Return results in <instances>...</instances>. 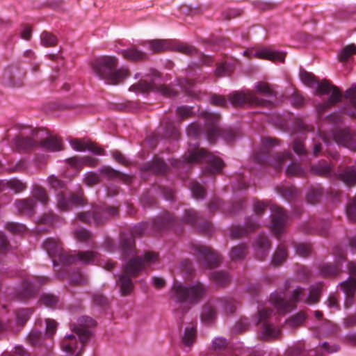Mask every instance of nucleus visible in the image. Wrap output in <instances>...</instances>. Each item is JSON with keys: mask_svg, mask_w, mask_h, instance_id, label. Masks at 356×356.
<instances>
[{"mask_svg": "<svg viewBox=\"0 0 356 356\" xmlns=\"http://www.w3.org/2000/svg\"><path fill=\"white\" fill-rule=\"evenodd\" d=\"M228 344V342L225 338L223 337H216L212 341V348L216 351H221L224 350Z\"/></svg>", "mask_w": 356, "mask_h": 356, "instance_id": "obj_63", "label": "nucleus"}, {"mask_svg": "<svg viewBox=\"0 0 356 356\" xmlns=\"http://www.w3.org/2000/svg\"><path fill=\"white\" fill-rule=\"evenodd\" d=\"M303 291L304 289L302 288L297 287L293 290L289 300L284 299L285 295L283 292H275L270 295V301L279 313L284 314L291 312L296 307V303L299 301Z\"/></svg>", "mask_w": 356, "mask_h": 356, "instance_id": "obj_13", "label": "nucleus"}, {"mask_svg": "<svg viewBox=\"0 0 356 356\" xmlns=\"http://www.w3.org/2000/svg\"><path fill=\"white\" fill-rule=\"evenodd\" d=\"M332 136L336 143L356 151V134L349 129H336Z\"/></svg>", "mask_w": 356, "mask_h": 356, "instance_id": "obj_22", "label": "nucleus"}, {"mask_svg": "<svg viewBox=\"0 0 356 356\" xmlns=\"http://www.w3.org/2000/svg\"><path fill=\"white\" fill-rule=\"evenodd\" d=\"M271 244L268 238L264 235H259L254 244L255 255L259 260L264 259L268 254Z\"/></svg>", "mask_w": 356, "mask_h": 356, "instance_id": "obj_31", "label": "nucleus"}, {"mask_svg": "<svg viewBox=\"0 0 356 356\" xmlns=\"http://www.w3.org/2000/svg\"><path fill=\"white\" fill-rule=\"evenodd\" d=\"M278 145L277 140L274 138H264L260 149L254 153V159L259 164H268L276 170L282 168L283 163L291 159L292 154L289 152L277 154L273 159H270L273 153V147Z\"/></svg>", "mask_w": 356, "mask_h": 356, "instance_id": "obj_10", "label": "nucleus"}, {"mask_svg": "<svg viewBox=\"0 0 356 356\" xmlns=\"http://www.w3.org/2000/svg\"><path fill=\"white\" fill-rule=\"evenodd\" d=\"M146 44H147L149 49L154 53H159L167 50H173L184 54L187 56L197 54L200 57V62L206 65H211L213 61L211 56L203 54H199L193 46L175 40L157 39L149 40Z\"/></svg>", "mask_w": 356, "mask_h": 356, "instance_id": "obj_7", "label": "nucleus"}, {"mask_svg": "<svg viewBox=\"0 0 356 356\" xmlns=\"http://www.w3.org/2000/svg\"><path fill=\"white\" fill-rule=\"evenodd\" d=\"M144 168L156 174H164L167 170V165L163 160L156 158L152 162L147 163Z\"/></svg>", "mask_w": 356, "mask_h": 356, "instance_id": "obj_39", "label": "nucleus"}, {"mask_svg": "<svg viewBox=\"0 0 356 356\" xmlns=\"http://www.w3.org/2000/svg\"><path fill=\"white\" fill-rule=\"evenodd\" d=\"M49 280L47 277L31 276L24 279L16 296L18 299L24 300L33 297L40 285Z\"/></svg>", "mask_w": 356, "mask_h": 356, "instance_id": "obj_18", "label": "nucleus"}, {"mask_svg": "<svg viewBox=\"0 0 356 356\" xmlns=\"http://www.w3.org/2000/svg\"><path fill=\"white\" fill-rule=\"evenodd\" d=\"M259 223L252 217L248 218L245 227L233 226L231 228L230 237L233 239L239 238L253 232L259 227Z\"/></svg>", "mask_w": 356, "mask_h": 356, "instance_id": "obj_27", "label": "nucleus"}, {"mask_svg": "<svg viewBox=\"0 0 356 356\" xmlns=\"http://www.w3.org/2000/svg\"><path fill=\"white\" fill-rule=\"evenodd\" d=\"M345 97L349 99V104L343 108V111L350 117L356 118V85L346 91Z\"/></svg>", "mask_w": 356, "mask_h": 356, "instance_id": "obj_34", "label": "nucleus"}, {"mask_svg": "<svg viewBox=\"0 0 356 356\" xmlns=\"http://www.w3.org/2000/svg\"><path fill=\"white\" fill-rule=\"evenodd\" d=\"M36 202L33 198L16 200L15 206L21 214L32 216L35 213Z\"/></svg>", "mask_w": 356, "mask_h": 356, "instance_id": "obj_32", "label": "nucleus"}, {"mask_svg": "<svg viewBox=\"0 0 356 356\" xmlns=\"http://www.w3.org/2000/svg\"><path fill=\"white\" fill-rule=\"evenodd\" d=\"M228 99L234 106H241L245 104L262 105L264 101L250 90L235 91L228 95Z\"/></svg>", "mask_w": 356, "mask_h": 356, "instance_id": "obj_20", "label": "nucleus"}, {"mask_svg": "<svg viewBox=\"0 0 356 356\" xmlns=\"http://www.w3.org/2000/svg\"><path fill=\"white\" fill-rule=\"evenodd\" d=\"M118 60L115 56H103L94 60L92 68L100 79L107 84L116 85L129 76L127 68H117Z\"/></svg>", "mask_w": 356, "mask_h": 356, "instance_id": "obj_6", "label": "nucleus"}, {"mask_svg": "<svg viewBox=\"0 0 356 356\" xmlns=\"http://www.w3.org/2000/svg\"><path fill=\"white\" fill-rule=\"evenodd\" d=\"M353 54H356V46L354 44L346 46L338 55L339 60L341 62L348 61Z\"/></svg>", "mask_w": 356, "mask_h": 356, "instance_id": "obj_51", "label": "nucleus"}, {"mask_svg": "<svg viewBox=\"0 0 356 356\" xmlns=\"http://www.w3.org/2000/svg\"><path fill=\"white\" fill-rule=\"evenodd\" d=\"M187 135L190 138L189 146H193L184 154L183 161H176L174 165L177 168L181 165L205 162L208 166L204 170L205 173L213 174L220 173L224 166L221 159L209 153L205 149L198 147L197 140L201 135L202 130L200 125L196 122L191 123L187 128Z\"/></svg>", "mask_w": 356, "mask_h": 356, "instance_id": "obj_1", "label": "nucleus"}, {"mask_svg": "<svg viewBox=\"0 0 356 356\" xmlns=\"http://www.w3.org/2000/svg\"><path fill=\"white\" fill-rule=\"evenodd\" d=\"M131 89L143 92H156L166 97H172L177 94L175 89L162 84L161 74L154 69L148 70L143 79L131 86Z\"/></svg>", "mask_w": 356, "mask_h": 356, "instance_id": "obj_9", "label": "nucleus"}, {"mask_svg": "<svg viewBox=\"0 0 356 356\" xmlns=\"http://www.w3.org/2000/svg\"><path fill=\"white\" fill-rule=\"evenodd\" d=\"M337 176L339 179L344 182L347 186L356 184V168L354 166L346 168L343 172Z\"/></svg>", "mask_w": 356, "mask_h": 356, "instance_id": "obj_38", "label": "nucleus"}, {"mask_svg": "<svg viewBox=\"0 0 356 356\" xmlns=\"http://www.w3.org/2000/svg\"><path fill=\"white\" fill-rule=\"evenodd\" d=\"M197 337L196 325L191 324L186 327L183 336L181 337V343L185 347L190 348L195 341Z\"/></svg>", "mask_w": 356, "mask_h": 356, "instance_id": "obj_37", "label": "nucleus"}, {"mask_svg": "<svg viewBox=\"0 0 356 356\" xmlns=\"http://www.w3.org/2000/svg\"><path fill=\"white\" fill-rule=\"evenodd\" d=\"M95 325V321L88 316H81L77 319L76 324L72 325V331L78 336L79 343L83 348L91 335L90 328Z\"/></svg>", "mask_w": 356, "mask_h": 356, "instance_id": "obj_19", "label": "nucleus"}, {"mask_svg": "<svg viewBox=\"0 0 356 356\" xmlns=\"http://www.w3.org/2000/svg\"><path fill=\"white\" fill-rule=\"evenodd\" d=\"M41 129H35L31 127L22 126L19 133L13 139V143L19 150H27L40 146L49 152H58L63 149L62 139L58 136H48Z\"/></svg>", "mask_w": 356, "mask_h": 356, "instance_id": "obj_2", "label": "nucleus"}, {"mask_svg": "<svg viewBox=\"0 0 356 356\" xmlns=\"http://www.w3.org/2000/svg\"><path fill=\"white\" fill-rule=\"evenodd\" d=\"M211 280L219 286H225L230 282L228 273L224 271H216L211 275Z\"/></svg>", "mask_w": 356, "mask_h": 356, "instance_id": "obj_49", "label": "nucleus"}, {"mask_svg": "<svg viewBox=\"0 0 356 356\" xmlns=\"http://www.w3.org/2000/svg\"><path fill=\"white\" fill-rule=\"evenodd\" d=\"M287 257V251L285 246L282 244L278 245L275 252L272 257V263L275 265H280Z\"/></svg>", "mask_w": 356, "mask_h": 356, "instance_id": "obj_48", "label": "nucleus"}, {"mask_svg": "<svg viewBox=\"0 0 356 356\" xmlns=\"http://www.w3.org/2000/svg\"><path fill=\"white\" fill-rule=\"evenodd\" d=\"M322 195V188L320 186L312 187L307 195V202L314 204L319 201Z\"/></svg>", "mask_w": 356, "mask_h": 356, "instance_id": "obj_53", "label": "nucleus"}, {"mask_svg": "<svg viewBox=\"0 0 356 356\" xmlns=\"http://www.w3.org/2000/svg\"><path fill=\"white\" fill-rule=\"evenodd\" d=\"M204 117V131L207 140L210 143H215L219 136L223 138L228 143L235 138V134L232 130H221L219 127L220 115L218 114L206 112Z\"/></svg>", "mask_w": 356, "mask_h": 356, "instance_id": "obj_11", "label": "nucleus"}, {"mask_svg": "<svg viewBox=\"0 0 356 356\" xmlns=\"http://www.w3.org/2000/svg\"><path fill=\"white\" fill-rule=\"evenodd\" d=\"M125 59L132 61H141L147 59L146 53L141 51L135 47H131L127 49H122L118 51Z\"/></svg>", "mask_w": 356, "mask_h": 356, "instance_id": "obj_36", "label": "nucleus"}, {"mask_svg": "<svg viewBox=\"0 0 356 356\" xmlns=\"http://www.w3.org/2000/svg\"><path fill=\"white\" fill-rule=\"evenodd\" d=\"M311 171L313 174L323 177L337 176L333 165L326 161H321L316 165H313L311 167Z\"/></svg>", "mask_w": 356, "mask_h": 356, "instance_id": "obj_33", "label": "nucleus"}, {"mask_svg": "<svg viewBox=\"0 0 356 356\" xmlns=\"http://www.w3.org/2000/svg\"><path fill=\"white\" fill-rule=\"evenodd\" d=\"M270 210L273 213L271 229L275 236L279 238L286 225L288 216L286 211L277 205H272Z\"/></svg>", "mask_w": 356, "mask_h": 356, "instance_id": "obj_21", "label": "nucleus"}, {"mask_svg": "<svg viewBox=\"0 0 356 356\" xmlns=\"http://www.w3.org/2000/svg\"><path fill=\"white\" fill-rule=\"evenodd\" d=\"M346 216L351 222H356V195L346 207Z\"/></svg>", "mask_w": 356, "mask_h": 356, "instance_id": "obj_59", "label": "nucleus"}, {"mask_svg": "<svg viewBox=\"0 0 356 356\" xmlns=\"http://www.w3.org/2000/svg\"><path fill=\"white\" fill-rule=\"evenodd\" d=\"M32 309H21L15 312L16 320L18 325H23L33 314Z\"/></svg>", "mask_w": 356, "mask_h": 356, "instance_id": "obj_54", "label": "nucleus"}, {"mask_svg": "<svg viewBox=\"0 0 356 356\" xmlns=\"http://www.w3.org/2000/svg\"><path fill=\"white\" fill-rule=\"evenodd\" d=\"M70 143L72 149L76 151L84 152L86 150H89L97 155H102L104 154L103 148L98 146L96 143L89 140L72 139L70 141Z\"/></svg>", "mask_w": 356, "mask_h": 356, "instance_id": "obj_26", "label": "nucleus"}, {"mask_svg": "<svg viewBox=\"0 0 356 356\" xmlns=\"http://www.w3.org/2000/svg\"><path fill=\"white\" fill-rule=\"evenodd\" d=\"M6 228L11 233L16 234H22L26 232V226L20 223L8 222Z\"/></svg>", "mask_w": 356, "mask_h": 356, "instance_id": "obj_60", "label": "nucleus"}, {"mask_svg": "<svg viewBox=\"0 0 356 356\" xmlns=\"http://www.w3.org/2000/svg\"><path fill=\"white\" fill-rule=\"evenodd\" d=\"M323 289V284L321 282L316 283L310 286L309 293L306 298V302L309 305L316 304L319 301Z\"/></svg>", "mask_w": 356, "mask_h": 356, "instance_id": "obj_42", "label": "nucleus"}, {"mask_svg": "<svg viewBox=\"0 0 356 356\" xmlns=\"http://www.w3.org/2000/svg\"><path fill=\"white\" fill-rule=\"evenodd\" d=\"M277 192L284 199L291 201L298 195L297 189L291 185H280L276 188Z\"/></svg>", "mask_w": 356, "mask_h": 356, "instance_id": "obj_40", "label": "nucleus"}, {"mask_svg": "<svg viewBox=\"0 0 356 356\" xmlns=\"http://www.w3.org/2000/svg\"><path fill=\"white\" fill-rule=\"evenodd\" d=\"M40 40L41 44L46 47H50L56 45L58 41L55 35L47 31L42 33L40 35Z\"/></svg>", "mask_w": 356, "mask_h": 356, "instance_id": "obj_55", "label": "nucleus"}, {"mask_svg": "<svg viewBox=\"0 0 356 356\" xmlns=\"http://www.w3.org/2000/svg\"><path fill=\"white\" fill-rule=\"evenodd\" d=\"M273 313V311L269 308H264L258 312L257 324H261V338L263 340H273L280 335V330L268 323Z\"/></svg>", "mask_w": 356, "mask_h": 356, "instance_id": "obj_15", "label": "nucleus"}, {"mask_svg": "<svg viewBox=\"0 0 356 356\" xmlns=\"http://www.w3.org/2000/svg\"><path fill=\"white\" fill-rule=\"evenodd\" d=\"M67 162L72 166L79 168L83 165L95 167L98 163V159L92 156H74L67 159Z\"/></svg>", "mask_w": 356, "mask_h": 356, "instance_id": "obj_35", "label": "nucleus"}, {"mask_svg": "<svg viewBox=\"0 0 356 356\" xmlns=\"http://www.w3.org/2000/svg\"><path fill=\"white\" fill-rule=\"evenodd\" d=\"M191 191L195 199H203L205 197L206 193L204 188L197 181L191 182Z\"/></svg>", "mask_w": 356, "mask_h": 356, "instance_id": "obj_58", "label": "nucleus"}, {"mask_svg": "<svg viewBox=\"0 0 356 356\" xmlns=\"http://www.w3.org/2000/svg\"><path fill=\"white\" fill-rule=\"evenodd\" d=\"M247 254V246L245 245H238L232 248L229 257L232 260L236 261L243 259Z\"/></svg>", "mask_w": 356, "mask_h": 356, "instance_id": "obj_50", "label": "nucleus"}, {"mask_svg": "<svg viewBox=\"0 0 356 356\" xmlns=\"http://www.w3.org/2000/svg\"><path fill=\"white\" fill-rule=\"evenodd\" d=\"M286 173L287 176H296L302 177L306 175V170H304L300 164L292 163L288 165Z\"/></svg>", "mask_w": 356, "mask_h": 356, "instance_id": "obj_52", "label": "nucleus"}, {"mask_svg": "<svg viewBox=\"0 0 356 356\" xmlns=\"http://www.w3.org/2000/svg\"><path fill=\"white\" fill-rule=\"evenodd\" d=\"M340 285L346 295L344 307L346 309H349L353 304H356V297L355 296L356 279L350 276L346 280L342 282Z\"/></svg>", "mask_w": 356, "mask_h": 356, "instance_id": "obj_23", "label": "nucleus"}, {"mask_svg": "<svg viewBox=\"0 0 356 356\" xmlns=\"http://www.w3.org/2000/svg\"><path fill=\"white\" fill-rule=\"evenodd\" d=\"M158 260V254L147 252L144 257H135L125 265L124 272L120 275L118 284L121 293L126 296L133 290L134 284L131 277H137L146 267L150 266Z\"/></svg>", "mask_w": 356, "mask_h": 356, "instance_id": "obj_5", "label": "nucleus"}, {"mask_svg": "<svg viewBox=\"0 0 356 356\" xmlns=\"http://www.w3.org/2000/svg\"><path fill=\"white\" fill-rule=\"evenodd\" d=\"M191 250L193 254L197 257L199 262L205 267L212 268L217 267L221 262V257L215 252L210 247L200 243H192Z\"/></svg>", "mask_w": 356, "mask_h": 356, "instance_id": "obj_14", "label": "nucleus"}, {"mask_svg": "<svg viewBox=\"0 0 356 356\" xmlns=\"http://www.w3.org/2000/svg\"><path fill=\"white\" fill-rule=\"evenodd\" d=\"M31 193L33 197L38 200L43 205H47L48 204L49 198L45 188L38 185H34L33 186Z\"/></svg>", "mask_w": 356, "mask_h": 356, "instance_id": "obj_44", "label": "nucleus"}, {"mask_svg": "<svg viewBox=\"0 0 356 356\" xmlns=\"http://www.w3.org/2000/svg\"><path fill=\"white\" fill-rule=\"evenodd\" d=\"M43 248L52 259L54 267L60 264L67 266L80 261L83 264H92L98 254L92 251H79L76 254L65 252L58 239L49 238L43 243Z\"/></svg>", "mask_w": 356, "mask_h": 356, "instance_id": "obj_3", "label": "nucleus"}, {"mask_svg": "<svg viewBox=\"0 0 356 356\" xmlns=\"http://www.w3.org/2000/svg\"><path fill=\"white\" fill-rule=\"evenodd\" d=\"M165 134L168 138L174 139V140H178L179 137V130L175 127V126L171 123L168 122L166 123L165 127Z\"/></svg>", "mask_w": 356, "mask_h": 356, "instance_id": "obj_61", "label": "nucleus"}, {"mask_svg": "<svg viewBox=\"0 0 356 356\" xmlns=\"http://www.w3.org/2000/svg\"><path fill=\"white\" fill-rule=\"evenodd\" d=\"M216 316V312L215 307L211 304L205 305L202 309L201 314V319L204 323L212 322Z\"/></svg>", "mask_w": 356, "mask_h": 356, "instance_id": "obj_46", "label": "nucleus"}, {"mask_svg": "<svg viewBox=\"0 0 356 356\" xmlns=\"http://www.w3.org/2000/svg\"><path fill=\"white\" fill-rule=\"evenodd\" d=\"M57 276L60 280L67 278L70 284H84L87 282L88 279L79 270L73 271L70 273L66 267L57 273Z\"/></svg>", "mask_w": 356, "mask_h": 356, "instance_id": "obj_29", "label": "nucleus"}, {"mask_svg": "<svg viewBox=\"0 0 356 356\" xmlns=\"http://www.w3.org/2000/svg\"><path fill=\"white\" fill-rule=\"evenodd\" d=\"M339 349L338 345L330 346L328 343L324 342L316 348L306 351L303 344L298 343L289 348L286 354L288 356H323L322 350H325L327 353H332L338 351Z\"/></svg>", "mask_w": 356, "mask_h": 356, "instance_id": "obj_17", "label": "nucleus"}, {"mask_svg": "<svg viewBox=\"0 0 356 356\" xmlns=\"http://www.w3.org/2000/svg\"><path fill=\"white\" fill-rule=\"evenodd\" d=\"M341 271V266L338 264H326L322 266L321 273L323 276L330 277L337 275Z\"/></svg>", "mask_w": 356, "mask_h": 356, "instance_id": "obj_47", "label": "nucleus"}, {"mask_svg": "<svg viewBox=\"0 0 356 356\" xmlns=\"http://www.w3.org/2000/svg\"><path fill=\"white\" fill-rule=\"evenodd\" d=\"M56 200L57 207L62 211H68L73 207L83 206L87 203V200L81 189L76 194L65 192L58 193L56 195Z\"/></svg>", "mask_w": 356, "mask_h": 356, "instance_id": "obj_16", "label": "nucleus"}, {"mask_svg": "<svg viewBox=\"0 0 356 356\" xmlns=\"http://www.w3.org/2000/svg\"><path fill=\"white\" fill-rule=\"evenodd\" d=\"M250 57H254L259 59H266L271 61L284 62L286 57V53L279 51L272 50L270 48H262L251 51Z\"/></svg>", "mask_w": 356, "mask_h": 356, "instance_id": "obj_25", "label": "nucleus"}, {"mask_svg": "<svg viewBox=\"0 0 356 356\" xmlns=\"http://www.w3.org/2000/svg\"><path fill=\"white\" fill-rule=\"evenodd\" d=\"M206 292L207 288L200 282L187 286L180 282H175L170 289V297L179 303L195 305L200 302Z\"/></svg>", "mask_w": 356, "mask_h": 356, "instance_id": "obj_8", "label": "nucleus"}, {"mask_svg": "<svg viewBox=\"0 0 356 356\" xmlns=\"http://www.w3.org/2000/svg\"><path fill=\"white\" fill-rule=\"evenodd\" d=\"M306 315L304 312H300L296 315L291 316L288 320V323L291 325L293 327H297L301 325L304 321H305Z\"/></svg>", "mask_w": 356, "mask_h": 356, "instance_id": "obj_62", "label": "nucleus"}, {"mask_svg": "<svg viewBox=\"0 0 356 356\" xmlns=\"http://www.w3.org/2000/svg\"><path fill=\"white\" fill-rule=\"evenodd\" d=\"M23 73H20L15 67H6L2 74L1 82L3 85L10 87H19L22 85Z\"/></svg>", "mask_w": 356, "mask_h": 356, "instance_id": "obj_24", "label": "nucleus"}, {"mask_svg": "<svg viewBox=\"0 0 356 356\" xmlns=\"http://www.w3.org/2000/svg\"><path fill=\"white\" fill-rule=\"evenodd\" d=\"M299 76L301 81L306 86L316 87L315 94L316 95H331L325 102L318 104L316 109L318 115H323L328 108L334 106L342 99V94L338 87L332 85L328 80L323 79L318 82L317 78L312 73L305 70H300Z\"/></svg>", "mask_w": 356, "mask_h": 356, "instance_id": "obj_4", "label": "nucleus"}, {"mask_svg": "<svg viewBox=\"0 0 356 356\" xmlns=\"http://www.w3.org/2000/svg\"><path fill=\"white\" fill-rule=\"evenodd\" d=\"M255 88L259 93L268 97L272 98L275 96V92L270 88L269 84L266 82H258Z\"/></svg>", "mask_w": 356, "mask_h": 356, "instance_id": "obj_56", "label": "nucleus"}, {"mask_svg": "<svg viewBox=\"0 0 356 356\" xmlns=\"http://www.w3.org/2000/svg\"><path fill=\"white\" fill-rule=\"evenodd\" d=\"M118 215V207L103 205L93 207L92 211L79 213L77 218L84 223L99 225Z\"/></svg>", "mask_w": 356, "mask_h": 356, "instance_id": "obj_12", "label": "nucleus"}, {"mask_svg": "<svg viewBox=\"0 0 356 356\" xmlns=\"http://www.w3.org/2000/svg\"><path fill=\"white\" fill-rule=\"evenodd\" d=\"M200 219V216L194 209L186 210L184 216V220L186 223L195 227H199L202 232H210L212 229L211 223L205 222L202 225H200L199 224Z\"/></svg>", "mask_w": 356, "mask_h": 356, "instance_id": "obj_28", "label": "nucleus"}, {"mask_svg": "<svg viewBox=\"0 0 356 356\" xmlns=\"http://www.w3.org/2000/svg\"><path fill=\"white\" fill-rule=\"evenodd\" d=\"M100 172L102 174L106 175L109 179H122L127 184L131 181V177L122 174L120 172L115 170L109 166H104L101 168Z\"/></svg>", "mask_w": 356, "mask_h": 356, "instance_id": "obj_41", "label": "nucleus"}, {"mask_svg": "<svg viewBox=\"0 0 356 356\" xmlns=\"http://www.w3.org/2000/svg\"><path fill=\"white\" fill-rule=\"evenodd\" d=\"M120 245L122 254L126 257L134 252L135 241L132 238L121 236Z\"/></svg>", "mask_w": 356, "mask_h": 356, "instance_id": "obj_43", "label": "nucleus"}, {"mask_svg": "<svg viewBox=\"0 0 356 356\" xmlns=\"http://www.w3.org/2000/svg\"><path fill=\"white\" fill-rule=\"evenodd\" d=\"M78 344L76 337L74 334H68L63 339L62 347L65 352L72 354L78 348Z\"/></svg>", "mask_w": 356, "mask_h": 356, "instance_id": "obj_45", "label": "nucleus"}, {"mask_svg": "<svg viewBox=\"0 0 356 356\" xmlns=\"http://www.w3.org/2000/svg\"><path fill=\"white\" fill-rule=\"evenodd\" d=\"M5 184L15 193H21L26 188V184L16 178L11 179Z\"/></svg>", "mask_w": 356, "mask_h": 356, "instance_id": "obj_57", "label": "nucleus"}, {"mask_svg": "<svg viewBox=\"0 0 356 356\" xmlns=\"http://www.w3.org/2000/svg\"><path fill=\"white\" fill-rule=\"evenodd\" d=\"M296 252L302 257H307L311 252V246L307 243H299L296 245Z\"/></svg>", "mask_w": 356, "mask_h": 356, "instance_id": "obj_64", "label": "nucleus"}, {"mask_svg": "<svg viewBox=\"0 0 356 356\" xmlns=\"http://www.w3.org/2000/svg\"><path fill=\"white\" fill-rule=\"evenodd\" d=\"M177 223L175 216L166 212L162 217L154 219L152 222V227L156 231H161L165 229L174 228Z\"/></svg>", "mask_w": 356, "mask_h": 356, "instance_id": "obj_30", "label": "nucleus"}]
</instances>
